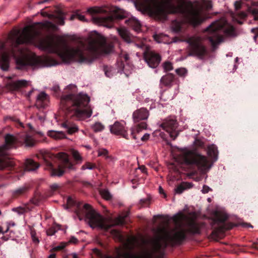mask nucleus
I'll return each mask as SVG.
<instances>
[{"instance_id":"obj_1","label":"nucleus","mask_w":258,"mask_h":258,"mask_svg":"<svg viewBox=\"0 0 258 258\" xmlns=\"http://www.w3.org/2000/svg\"><path fill=\"white\" fill-rule=\"evenodd\" d=\"M179 1L176 5L173 4V0H136L134 4L138 10L147 13L158 20H166L168 14L180 15L182 20H173L171 25L172 31L176 33L181 31L184 22L197 27L207 19L191 2L186 3L183 0Z\"/></svg>"},{"instance_id":"obj_2","label":"nucleus","mask_w":258,"mask_h":258,"mask_svg":"<svg viewBox=\"0 0 258 258\" xmlns=\"http://www.w3.org/2000/svg\"><path fill=\"white\" fill-rule=\"evenodd\" d=\"M8 38L11 42L10 48L0 55V68L2 70H9L11 57L16 59L17 68L19 70L26 69L28 67L36 68L58 64L57 60L50 57L29 54L20 46L35 42V36L31 32L28 27H25L22 33L17 30L11 32Z\"/></svg>"},{"instance_id":"obj_3","label":"nucleus","mask_w":258,"mask_h":258,"mask_svg":"<svg viewBox=\"0 0 258 258\" xmlns=\"http://www.w3.org/2000/svg\"><path fill=\"white\" fill-rule=\"evenodd\" d=\"M38 47L47 52L56 54L63 62L69 63L76 61L81 63H91L100 55L108 54L112 50L111 45H108L105 38L96 33L89 36L88 42V52L85 54L83 43L80 47L69 48L65 43L55 42L53 39H40Z\"/></svg>"},{"instance_id":"obj_4","label":"nucleus","mask_w":258,"mask_h":258,"mask_svg":"<svg viewBox=\"0 0 258 258\" xmlns=\"http://www.w3.org/2000/svg\"><path fill=\"white\" fill-rule=\"evenodd\" d=\"M77 92L76 85H68L60 98L61 107L68 118H89L92 114V109L88 106L90 98L87 94H76Z\"/></svg>"},{"instance_id":"obj_5","label":"nucleus","mask_w":258,"mask_h":258,"mask_svg":"<svg viewBox=\"0 0 258 258\" xmlns=\"http://www.w3.org/2000/svg\"><path fill=\"white\" fill-rule=\"evenodd\" d=\"M200 232V227L197 223L195 220L190 219L187 222V228L186 229L180 228L172 234H168L162 242L160 238L153 239L152 250L147 251L144 254V258H161L164 254L163 251L168 244L171 246L180 244L185 239L186 233L194 234H199Z\"/></svg>"},{"instance_id":"obj_6","label":"nucleus","mask_w":258,"mask_h":258,"mask_svg":"<svg viewBox=\"0 0 258 258\" xmlns=\"http://www.w3.org/2000/svg\"><path fill=\"white\" fill-rule=\"evenodd\" d=\"M66 208L68 207H75V213L80 220L86 217L88 221L90 226L94 228L98 227L101 229L108 230L114 226L113 224L107 223L103 217L92 209L88 204H83L81 202L74 200L71 197L67 199Z\"/></svg>"},{"instance_id":"obj_7","label":"nucleus","mask_w":258,"mask_h":258,"mask_svg":"<svg viewBox=\"0 0 258 258\" xmlns=\"http://www.w3.org/2000/svg\"><path fill=\"white\" fill-rule=\"evenodd\" d=\"M40 156L43 160L44 168L49 171L51 176L61 177L64 173L65 168L72 169L73 168V164L64 153H59L56 156L46 152Z\"/></svg>"},{"instance_id":"obj_8","label":"nucleus","mask_w":258,"mask_h":258,"mask_svg":"<svg viewBox=\"0 0 258 258\" xmlns=\"http://www.w3.org/2000/svg\"><path fill=\"white\" fill-rule=\"evenodd\" d=\"M17 139L13 135L7 134L5 144L0 146V170H12L15 169V163L8 154L9 150L16 148Z\"/></svg>"},{"instance_id":"obj_9","label":"nucleus","mask_w":258,"mask_h":258,"mask_svg":"<svg viewBox=\"0 0 258 258\" xmlns=\"http://www.w3.org/2000/svg\"><path fill=\"white\" fill-rule=\"evenodd\" d=\"M225 24L219 21L212 23L205 30L208 33V39L210 42L213 49L217 47L219 43L222 41L223 37L222 32L225 31L229 35H232L235 31L234 28L231 26L228 29L224 30Z\"/></svg>"},{"instance_id":"obj_10","label":"nucleus","mask_w":258,"mask_h":258,"mask_svg":"<svg viewBox=\"0 0 258 258\" xmlns=\"http://www.w3.org/2000/svg\"><path fill=\"white\" fill-rule=\"evenodd\" d=\"M181 157L183 161L188 166L197 167L202 170L211 168L207 158L195 151L185 150L182 153Z\"/></svg>"},{"instance_id":"obj_11","label":"nucleus","mask_w":258,"mask_h":258,"mask_svg":"<svg viewBox=\"0 0 258 258\" xmlns=\"http://www.w3.org/2000/svg\"><path fill=\"white\" fill-rule=\"evenodd\" d=\"M187 42L188 43V56H197L203 58L207 54V48L201 37H191L187 39Z\"/></svg>"},{"instance_id":"obj_12","label":"nucleus","mask_w":258,"mask_h":258,"mask_svg":"<svg viewBox=\"0 0 258 258\" xmlns=\"http://www.w3.org/2000/svg\"><path fill=\"white\" fill-rule=\"evenodd\" d=\"M227 219L228 216L227 214L218 211L216 212L212 219V226L214 227L215 225H216V226L214 227L215 230L213 232L217 231L224 232L232 229L233 225L226 223Z\"/></svg>"},{"instance_id":"obj_13","label":"nucleus","mask_w":258,"mask_h":258,"mask_svg":"<svg viewBox=\"0 0 258 258\" xmlns=\"http://www.w3.org/2000/svg\"><path fill=\"white\" fill-rule=\"evenodd\" d=\"M125 18V14L122 13H116L109 14L105 17L97 16L93 17V21L100 25H103L109 27L111 23L115 20H120Z\"/></svg>"},{"instance_id":"obj_14","label":"nucleus","mask_w":258,"mask_h":258,"mask_svg":"<svg viewBox=\"0 0 258 258\" xmlns=\"http://www.w3.org/2000/svg\"><path fill=\"white\" fill-rule=\"evenodd\" d=\"M160 126L164 130L170 134V137L173 140L178 137L179 132L176 131L178 123L176 119L168 118L163 121Z\"/></svg>"},{"instance_id":"obj_15","label":"nucleus","mask_w":258,"mask_h":258,"mask_svg":"<svg viewBox=\"0 0 258 258\" xmlns=\"http://www.w3.org/2000/svg\"><path fill=\"white\" fill-rule=\"evenodd\" d=\"M41 14L43 17H46L52 20L57 25L63 26L65 24L64 21L67 14L61 9L55 10L54 14H48L47 12L42 11Z\"/></svg>"},{"instance_id":"obj_16","label":"nucleus","mask_w":258,"mask_h":258,"mask_svg":"<svg viewBox=\"0 0 258 258\" xmlns=\"http://www.w3.org/2000/svg\"><path fill=\"white\" fill-rule=\"evenodd\" d=\"M144 58L148 65L152 68H157L161 60V56L159 54L149 50L144 52Z\"/></svg>"},{"instance_id":"obj_17","label":"nucleus","mask_w":258,"mask_h":258,"mask_svg":"<svg viewBox=\"0 0 258 258\" xmlns=\"http://www.w3.org/2000/svg\"><path fill=\"white\" fill-rule=\"evenodd\" d=\"M110 131L112 134L121 136L125 139H128V135L125 126L118 121H115L113 125H110Z\"/></svg>"},{"instance_id":"obj_18","label":"nucleus","mask_w":258,"mask_h":258,"mask_svg":"<svg viewBox=\"0 0 258 258\" xmlns=\"http://www.w3.org/2000/svg\"><path fill=\"white\" fill-rule=\"evenodd\" d=\"M149 115L148 110L145 108H141L135 111L133 114V118L135 123L142 120H147Z\"/></svg>"},{"instance_id":"obj_19","label":"nucleus","mask_w":258,"mask_h":258,"mask_svg":"<svg viewBox=\"0 0 258 258\" xmlns=\"http://www.w3.org/2000/svg\"><path fill=\"white\" fill-rule=\"evenodd\" d=\"M48 96L42 92L37 96L35 105L38 109L44 108L48 105Z\"/></svg>"},{"instance_id":"obj_20","label":"nucleus","mask_w":258,"mask_h":258,"mask_svg":"<svg viewBox=\"0 0 258 258\" xmlns=\"http://www.w3.org/2000/svg\"><path fill=\"white\" fill-rule=\"evenodd\" d=\"M28 84V82L25 80H17L12 81L8 84V88L12 91H17L20 89L26 87Z\"/></svg>"},{"instance_id":"obj_21","label":"nucleus","mask_w":258,"mask_h":258,"mask_svg":"<svg viewBox=\"0 0 258 258\" xmlns=\"http://www.w3.org/2000/svg\"><path fill=\"white\" fill-rule=\"evenodd\" d=\"M120 36L127 43H131L133 41L134 37L130 33L124 28H119L117 29Z\"/></svg>"},{"instance_id":"obj_22","label":"nucleus","mask_w":258,"mask_h":258,"mask_svg":"<svg viewBox=\"0 0 258 258\" xmlns=\"http://www.w3.org/2000/svg\"><path fill=\"white\" fill-rule=\"evenodd\" d=\"M174 75L171 73H168L165 76H163L160 79V83L164 86L170 87L172 85V83L174 80Z\"/></svg>"},{"instance_id":"obj_23","label":"nucleus","mask_w":258,"mask_h":258,"mask_svg":"<svg viewBox=\"0 0 258 258\" xmlns=\"http://www.w3.org/2000/svg\"><path fill=\"white\" fill-rule=\"evenodd\" d=\"M36 24L39 28L41 29H45L47 31L50 30H55L57 29V27L54 24L48 21L37 23Z\"/></svg>"},{"instance_id":"obj_24","label":"nucleus","mask_w":258,"mask_h":258,"mask_svg":"<svg viewBox=\"0 0 258 258\" xmlns=\"http://www.w3.org/2000/svg\"><path fill=\"white\" fill-rule=\"evenodd\" d=\"M147 126V124L146 122L143 121L140 123H138L135 126L132 127L131 129V135L133 137V138L135 140L137 139L136 136L135 135V133H139L143 130L146 129Z\"/></svg>"},{"instance_id":"obj_25","label":"nucleus","mask_w":258,"mask_h":258,"mask_svg":"<svg viewBox=\"0 0 258 258\" xmlns=\"http://www.w3.org/2000/svg\"><path fill=\"white\" fill-rule=\"evenodd\" d=\"M62 126L66 129L68 134L69 135H72L78 131V128L77 125L68 121L63 122Z\"/></svg>"},{"instance_id":"obj_26","label":"nucleus","mask_w":258,"mask_h":258,"mask_svg":"<svg viewBox=\"0 0 258 258\" xmlns=\"http://www.w3.org/2000/svg\"><path fill=\"white\" fill-rule=\"evenodd\" d=\"M21 138L26 147H32L36 144V141L33 139L32 137L28 134L24 133L21 135Z\"/></svg>"},{"instance_id":"obj_27","label":"nucleus","mask_w":258,"mask_h":258,"mask_svg":"<svg viewBox=\"0 0 258 258\" xmlns=\"http://www.w3.org/2000/svg\"><path fill=\"white\" fill-rule=\"evenodd\" d=\"M115 250L117 253L118 256L117 257H113L110 255L104 254L99 249L97 248L93 249V252L100 258H119L121 256V249L119 247H115Z\"/></svg>"},{"instance_id":"obj_28","label":"nucleus","mask_w":258,"mask_h":258,"mask_svg":"<svg viewBox=\"0 0 258 258\" xmlns=\"http://www.w3.org/2000/svg\"><path fill=\"white\" fill-rule=\"evenodd\" d=\"M125 23L127 25L132 27L136 31H139L141 29L140 22L134 18L125 20Z\"/></svg>"},{"instance_id":"obj_29","label":"nucleus","mask_w":258,"mask_h":258,"mask_svg":"<svg viewBox=\"0 0 258 258\" xmlns=\"http://www.w3.org/2000/svg\"><path fill=\"white\" fill-rule=\"evenodd\" d=\"M39 164L36 162L32 159H27L25 162V169L27 171H32L38 169Z\"/></svg>"},{"instance_id":"obj_30","label":"nucleus","mask_w":258,"mask_h":258,"mask_svg":"<svg viewBox=\"0 0 258 258\" xmlns=\"http://www.w3.org/2000/svg\"><path fill=\"white\" fill-rule=\"evenodd\" d=\"M208 154L214 161H216L218 159V154L217 147L215 145L209 146L208 148Z\"/></svg>"},{"instance_id":"obj_31","label":"nucleus","mask_w":258,"mask_h":258,"mask_svg":"<svg viewBox=\"0 0 258 258\" xmlns=\"http://www.w3.org/2000/svg\"><path fill=\"white\" fill-rule=\"evenodd\" d=\"M47 135L55 140H59L66 138V135L63 132L49 131L47 132Z\"/></svg>"},{"instance_id":"obj_32","label":"nucleus","mask_w":258,"mask_h":258,"mask_svg":"<svg viewBox=\"0 0 258 258\" xmlns=\"http://www.w3.org/2000/svg\"><path fill=\"white\" fill-rule=\"evenodd\" d=\"M29 189V187L26 186H23L14 190L12 193L14 198H17L21 195L26 193Z\"/></svg>"},{"instance_id":"obj_33","label":"nucleus","mask_w":258,"mask_h":258,"mask_svg":"<svg viewBox=\"0 0 258 258\" xmlns=\"http://www.w3.org/2000/svg\"><path fill=\"white\" fill-rule=\"evenodd\" d=\"M190 183L187 182H182L181 184L176 187L175 189V191L177 194H180L183 192L185 189L190 188Z\"/></svg>"},{"instance_id":"obj_34","label":"nucleus","mask_w":258,"mask_h":258,"mask_svg":"<svg viewBox=\"0 0 258 258\" xmlns=\"http://www.w3.org/2000/svg\"><path fill=\"white\" fill-rule=\"evenodd\" d=\"M92 128L95 132H99L104 130V126L101 123L97 122L92 125Z\"/></svg>"},{"instance_id":"obj_35","label":"nucleus","mask_w":258,"mask_h":258,"mask_svg":"<svg viewBox=\"0 0 258 258\" xmlns=\"http://www.w3.org/2000/svg\"><path fill=\"white\" fill-rule=\"evenodd\" d=\"M102 197L106 200H110L112 198V196L107 189H102L100 191Z\"/></svg>"},{"instance_id":"obj_36","label":"nucleus","mask_w":258,"mask_h":258,"mask_svg":"<svg viewBox=\"0 0 258 258\" xmlns=\"http://www.w3.org/2000/svg\"><path fill=\"white\" fill-rule=\"evenodd\" d=\"M163 68L165 72H168L173 69L172 63L169 61H166L163 63Z\"/></svg>"},{"instance_id":"obj_37","label":"nucleus","mask_w":258,"mask_h":258,"mask_svg":"<svg viewBox=\"0 0 258 258\" xmlns=\"http://www.w3.org/2000/svg\"><path fill=\"white\" fill-rule=\"evenodd\" d=\"M40 201V198L39 195H35V197L32 198L30 200V202L34 205L37 206L38 205L39 202Z\"/></svg>"},{"instance_id":"obj_38","label":"nucleus","mask_w":258,"mask_h":258,"mask_svg":"<svg viewBox=\"0 0 258 258\" xmlns=\"http://www.w3.org/2000/svg\"><path fill=\"white\" fill-rule=\"evenodd\" d=\"M104 71L105 75L109 78H110L112 76L113 74L111 72V68L110 67H108L107 66H105L104 67Z\"/></svg>"},{"instance_id":"obj_39","label":"nucleus","mask_w":258,"mask_h":258,"mask_svg":"<svg viewBox=\"0 0 258 258\" xmlns=\"http://www.w3.org/2000/svg\"><path fill=\"white\" fill-rule=\"evenodd\" d=\"M72 155L74 157V158L77 161H81L82 160V157L81 155H80L78 151L76 150H73L72 151Z\"/></svg>"},{"instance_id":"obj_40","label":"nucleus","mask_w":258,"mask_h":258,"mask_svg":"<svg viewBox=\"0 0 258 258\" xmlns=\"http://www.w3.org/2000/svg\"><path fill=\"white\" fill-rule=\"evenodd\" d=\"M66 246V244L63 242H61L59 245H57L53 247L51 250V251H60L63 249Z\"/></svg>"},{"instance_id":"obj_41","label":"nucleus","mask_w":258,"mask_h":258,"mask_svg":"<svg viewBox=\"0 0 258 258\" xmlns=\"http://www.w3.org/2000/svg\"><path fill=\"white\" fill-rule=\"evenodd\" d=\"M184 215L183 214H181L179 216H174L173 217V220L174 223L176 224H178L180 223L182 219L183 218Z\"/></svg>"},{"instance_id":"obj_42","label":"nucleus","mask_w":258,"mask_h":258,"mask_svg":"<svg viewBox=\"0 0 258 258\" xmlns=\"http://www.w3.org/2000/svg\"><path fill=\"white\" fill-rule=\"evenodd\" d=\"M101 10L97 8H91L88 10V12L91 14H97L100 13Z\"/></svg>"},{"instance_id":"obj_43","label":"nucleus","mask_w":258,"mask_h":258,"mask_svg":"<svg viewBox=\"0 0 258 258\" xmlns=\"http://www.w3.org/2000/svg\"><path fill=\"white\" fill-rule=\"evenodd\" d=\"M60 186L57 183H53L50 186V191L52 194L55 191H56L59 188Z\"/></svg>"},{"instance_id":"obj_44","label":"nucleus","mask_w":258,"mask_h":258,"mask_svg":"<svg viewBox=\"0 0 258 258\" xmlns=\"http://www.w3.org/2000/svg\"><path fill=\"white\" fill-rule=\"evenodd\" d=\"M175 72L180 76H184L187 72L186 70L184 68L177 69Z\"/></svg>"},{"instance_id":"obj_45","label":"nucleus","mask_w":258,"mask_h":258,"mask_svg":"<svg viewBox=\"0 0 258 258\" xmlns=\"http://www.w3.org/2000/svg\"><path fill=\"white\" fill-rule=\"evenodd\" d=\"M98 156H103L108 158V151L104 149H101L98 151Z\"/></svg>"},{"instance_id":"obj_46","label":"nucleus","mask_w":258,"mask_h":258,"mask_svg":"<svg viewBox=\"0 0 258 258\" xmlns=\"http://www.w3.org/2000/svg\"><path fill=\"white\" fill-rule=\"evenodd\" d=\"M56 230L54 228L51 227L47 230L46 233H47V235L52 236V235H54V234L56 233Z\"/></svg>"},{"instance_id":"obj_47","label":"nucleus","mask_w":258,"mask_h":258,"mask_svg":"<svg viewBox=\"0 0 258 258\" xmlns=\"http://www.w3.org/2000/svg\"><path fill=\"white\" fill-rule=\"evenodd\" d=\"M252 15L253 16V19L255 21H258V9H254L252 10Z\"/></svg>"},{"instance_id":"obj_48","label":"nucleus","mask_w":258,"mask_h":258,"mask_svg":"<svg viewBox=\"0 0 258 258\" xmlns=\"http://www.w3.org/2000/svg\"><path fill=\"white\" fill-rule=\"evenodd\" d=\"M210 190H212L211 188H210L208 185H204L203 187L202 191L204 194H207Z\"/></svg>"},{"instance_id":"obj_49","label":"nucleus","mask_w":258,"mask_h":258,"mask_svg":"<svg viewBox=\"0 0 258 258\" xmlns=\"http://www.w3.org/2000/svg\"><path fill=\"white\" fill-rule=\"evenodd\" d=\"M112 233L114 234L119 239L121 240L122 239V235L119 231L116 230H112Z\"/></svg>"},{"instance_id":"obj_50","label":"nucleus","mask_w":258,"mask_h":258,"mask_svg":"<svg viewBox=\"0 0 258 258\" xmlns=\"http://www.w3.org/2000/svg\"><path fill=\"white\" fill-rule=\"evenodd\" d=\"M78 19L79 20L82 21V22H85L86 21L85 17L84 16L81 15L78 13V12H77V17Z\"/></svg>"},{"instance_id":"obj_51","label":"nucleus","mask_w":258,"mask_h":258,"mask_svg":"<svg viewBox=\"0 0 258 258\" xmlns=\"http://www.w3.org/2000/svg\"><path fill=\"white\" fill-rule=\"evenodd\" d=\"M251 32L255 34L253 39L256 41V38L258 37V28H252L251 30Z\"/></svg>"},{"instance_id":"obj_52","label":"nucleus","mask_w":258,"mask_h":258,"mask_svg":"<svg viewBox=\"0 0 258 258\" xmlns=\"http://www.w3.org/2000/svg\"><path fill=\"white\" fill-rule=\"evenodd\" d=\"M124 256L126 258H138L136 255L130 253H125Z\"/></svg>"},{"instance_id":"obj_53","label":"nucleus","mask_w":258,"mask_h":258,"mask_svg":"<svg viewBox=\"0 0 258 258\" xmlns=\"http://www.w3.org/2000/svg\"><path fill=\"white\" fill-rule=\"evenodd\" d=\"M78 242V240L74 236H72L69 240V242L72 243H77Z\"/></svg>"},{"instance_id":"obj_54","label":"nucleus","mask_w":258,"mask_h":258,"mask_svg":"<svg viewBox=\"0 0 258 258\" xmlns=\"http://www.w3.org/2000/svg\"><path fill=\"white\" fill-rule=\"evenodd\" d=\"M86 168L89 169H93L95 167V165L91 164L90 163H87L86 164Z\"/></svg>"},{"instance_id":"obj_55","label":"nucleus","mask_w":258,"mask_h":258,"mask_svg":"<svg viewBox=\"0 0 258 258\" xmlns=\"http://www.w3.org/2000/svg\"><path fill=\"white\" fill-rule=\"evenodd\" d=\"M149 137H150V135L148 134H145L142 138H141V140L142 141H147L149 138Z\"/></svg>"},{"instance_id":"obj_56","label":"nucleus","mask_w":258,"mask_h":258,"mask_svg":"<svg viewBox=\"0 0 258 258\" xmlns=\"http://www.w3.org/2000/svg\"><path fill=\"white\" fill-rule=\"evenodd\" d=\"M234 6H235V8L236 10H239L241 8V4H240V3L239 2L236 1L234 3Z\"/></svg>"},{"instance_id":"obj_57","label":"nucleus","mask_w":258,"mask_h":258,"mask_svg":"<svg viewBox=\"0 0 258 258\" xmlns=\"http://www.w3.org/2000/svg\"><path fill=\"white\" fill-rule=\"evenodd\" d=\"M140 203L142 205V206H145L146 205L149 204V201L148 200H141L140 201Z\"/></svg>"},{"instance_id":"obj_58","label":"nucleus","mask_w":258,"mask_h":258,"mask_svg":"<svg viewBox=\"0 0 258 258\" xmlns=\"http://www.w3.org/2000/svg\"><path fill=\"white\" fill-rule=\"evenodd\" d=\"M9 225L7 226V229H6L5 231H4L3 227L0 226V233H2V234L6 233L9 231Z\"/></svg>"},{"instance_id":"obj_59","label":"nucleus","mask_w":258,"mask_h":258,"mask_svg":"<svg viewBox=\"0 0 258 258\" xmlns=\"http://www.w3.org/2000/svg\"><path fill=\"white\" fill-rule=\"evenodd\" d=\"M205 5H206V7L207 9H210L212 7L211 2L210 1H208V2H206Z\"/></svg>"},{"instance_id":"obj_60","label":"nucleus","mask_w":258,"mask_h":258,"mask_svg":"<svg viewBox=\"0 0 258 258\" xmlns=\"http://www.w3.org/2000/svg\"><path fill=\"white\" fill-rule=\"evenodd\" d=\"M32 239L33 242L36 244H38L39 242L38 238L37 236L32 238Z\"/></svg>"},{"instance_id":"obj_61","label":"nucleus","mask_w":258,"mask_h":258,"mask_svg":"<svg viewBox=\"0 0 258 258\" xmlns=\"http://www.w3.org/2000/svg\"><path fill=\"white\" fill-rule=\"evenodd\" d=\"M252 247L258 250V239L256 241L253 242L252 244Z\"/></svg>"},{"instance_id":"obj_62","label":"nucleus","mask_w":258,"mask_h":258,"mask_svg":"<svg viewBox=\"0 0 258 258\" xmlns=\"http://www.w3.org/2000/svg\"><path fill=\"white\" fill-rule=\"evenodd\" d=\"M172 41L173 42H177L178 41H181V40L177 37H174L172 38Z\"/></svg>"},{"instance_id":"obj_63","label":"nucleus","mask_w":258,"mask_h":258,"mask_svg":"<svg viewBox=\"0 0 258 258\" xmlns=\"http://www.w3.org/2000/svg\"><path fill=\"white\" fill-rule=\"evenodd\" d=\"M77 17V12H75L70 17V20L73 21Z\"/></svg>"},{"instance_id":"obj_64","label":"nucleus","mask_w":258,"mask_h":258,"mask_svg":"<svg viewBox=\"0 0 258 258\" xmlns=\"http://www.w3.org/2000/svg\"><path fill=\"white\" fill-rule=\"evenodd\" d=\"M140 169L143 173H146L147 172V169L144 166H142L140 167Z\"/></svg>"}]
</instances>
